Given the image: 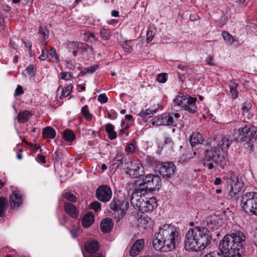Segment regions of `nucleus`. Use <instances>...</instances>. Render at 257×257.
Masks as SVG:
<instances>
[{"label": "nucleus", "mask_w": 257, "mask_h": 257, "mask_svg": "<svg viewBox=\"0 0 257 257\" xmlns=\"http://www.w3.org/2000/svg\"><path fill=\"white\" fill-rule=\"evenodd\" d=\"M161 184V179L159 176L149 174L143 178L142 182H135L133 184L132 189L140 191L142 194L148 193V191L159 190Z\"/></svg>", "instance_id": "nucleus-6"}, {"label": "nucleus", "mask_w": 257, "mask_h": 257, "mask_svg": "<svg viewBox=\"0 0 257 257\" xmlns=\"http://www.w3.org/2000/svg\"><path fill=\"white\" fill-rule=\"evenodd\" d=\"M42 52L41 55L39 57L40 60L42 61L47 60L48 61V50H42Z\"/></svg>", "instance_id": "nucleus-48"}, {"label": "nucleus", "mask_w": 257, "mask_h": 257, "mask_svg": "<svg viewBox=\"0 0 257 257\" xmlns=\"http://www.w3.org/2000/svg\"><path fill=\"white\" fill-rule=\"evenodd\" d=\"M128 205V202L120 201L117 199H113L110 204V208L115 211L118 212V215L123 216L125 210H127Z\"/></svg>", "instance_id": "nucleus-14"}, {"label": "nucleus", "mask_w": 257, "mask_h": 257, "mask_svg": "<svg viewBox=\"0 0 257 257\" xmlns=\"http://www.w3.org/2000/svg\"><path fill=\"white\" fill-rule=\"evenodd\" d=\"M203 224L208 230H217L222 226L223 220L221 216L213 214L204 219Z\"/></svg>", "instance_id": "nucleus-10"}, {"label": "nucleus", "mask_w": 257, "mask_h": 257, "mask_svg": "<svg viewBox=\"0 0 257 257\" xmlns=\"http://www.w3.org/2000/svg\"><path fill=\"white\" fill-rule=\"evenodd\" d=\"M223 39L229 44H232L234 42L233 37L227 32L223 31L221 34Z\"/></svg>", "instance_id": "nucleus-38"}, {"label": "nucleus", "mask_w": 257, "mask_h": 257, "mask_svg": "<svg viewBox=\"0 0 257 257\" xmlns=\"http://www.w3.org/2000/svg\"><path fill=\"white\" fill-rule=\"evenodd\" d=\"M84 247L88 253L92 254L99 249V244L96 240H89L85 242Z\"/></svg>", "instance_id": "nucleus-20"}, {"label": "nucleus", "mask_w": 257, "mask_h": 257, "mask_svg": "<svg viewBox=\"0 0 257 257\" xmlns=\"http://www.w3.org/2000/svg\"><path fill=\"white\" fill-rule=\"evenodd\" d=\"M123 157L121 153H118L112 161V166L116 169L119 166L123 165Z\"/></svg>", "instance_id": "nucleus-33"}, {"label": "nucleus", "mask_w": 257, "mask_h": 257, "mask_svg": "<svg viewBox=\"0 0 257 257\" xmlns=\"http://www.w3.org/2000/svg\"><path fill=\"white\" fill-rule=\"evenodd\" d=\"M63 138L67 142H72L74 141L75 136L71 130H66L63 132Z\"/></svg>", "instance_id": "nucleus-31"}, {"label": "nucleus", "mask_w": 257, "mask_h": 257, "mask_svg": "<svg viewBox=\"0 0 257 257\" xmlns=\"http://www.w3.org/2000/svg\"><path fill=\"white\" fill-rule=\"evenodd\" d=\"M176 167L172 163H165L162 164L159 168V173L164 178H169L174 175Z\"/></svg>", "instance_id": "nucleus-13"}, {"label": "nucleus", "mask_w": 257, "mask_h": 257, "mask_svg": "<svg viewBox=\"0 0 257 257\" xmlns=\"http://www.w3.org/2000/svg\"><path fill=\"white\" fill-rule=\"evenodd\" d=\"M203 257H222V256L217 252H210L205 254Z\"/></svg>", "instance_id": "nucleus-55"}, {"label": "nucleus", "mask_w": 257, "mask_h": 257, "mask_svg": "<svg viewBox=\"0 0 257 257\" xmlns=\"http://www.w3.org/2000/svg\"><path fill=\"white\" fill-rule=\"evenodd\" d=\"M121 129L120 130V133H122L123 132V130L124 129H128L130 127V125L128 123H127L125 124V120H122L121 123Z\"/></svg>", "instance_id": "nucleus-54"}, {"label": "nucleus", "mask_w": 257, "mask_h": 257, "mask_svg": "<svg viewBox=\"0 0 257 257\" xmlns=\"http://www.w3.org/2000/svg\"><path fill=\"white\" fill-rule=\"evenodd\" d=\"M64 197L68 201L75 202L76 201V197L75 195L70 192H66L64 194Z\"/></svg>", "instance_id": "nucleus-43"}, {"label": "nucleus", "mask_w": 257, "mask_h": 257, "mask_svg": "<svg viewBox=\"0 0 257 257\" xmlns=\"http://www.w3.org/2000/svg\"><path fill=\"white\" fill-rule=\"evenodd\" d=\"M38 34L39 36V40L41 44L43 45H46L47 44L46 40L49 37L48 30L45 27L40 26Z\"/></svg>", "instance_id": "nucleus-25"}, {"label": "nucleus", "mask_w": 257, "mask_h": 257, "mask_svg": "<svg viewBox=\"0 0 257 257\" xmlns=\"http://www.w3.org/2000/svg\"><path fill=\"white\" fill-rule=\"evenodd\" d=\"M242 184L241 182L237 181L231 185L230 188L228 192V197L229 199L236 200L239 193L242 190Z\"/></svg>", "instance_id": "nucleus-17"}, {"label": "nucleus", "mask_w": 257, "mask_h": 257, "mask_svg": "<svg viewBox=\"0 0 257 257\" xmlns=\"http://www.w3.org/2000/svg\"><path fill=\"white\" fill-rule=\"evenodd\" d=\"M157 80L161 83H165L167 81V75L165 73L159 74L157 77Z\"/></svg>", "instance_id": "nucleus-49"}, {"label": "nucleus", "mask_w": 257, "mask_h": 257, "mask_svg": "<svg viewBox=\"0 0 257 257\" xmlns=\"http://www.w3.org/2000/svg\"><path fill=\"white\" fill-rule=\"evenodd\" d=\"M56 131L50 126H47L42 132V136L45 139H54L56 136Z\"/></svg>", "instance_id": "nucleus-28"}, {"label": "nucleus", "mask_w": 257, "mask_h": 257, "mask_svg": "<svg viewBox=\"0 0 257 257\" xmlns=\"http://www.w3.org/2000/svg\"><path fill=\"white\" fill-rule=\"evenodd\" d=\"M157 110H158L157 108L152 109V108H148L146 109L142 110L139 112V113L138 114L140 117H141L143 119H145L147 116H148L151 114L156 113L157 112Z\"/></svg>", "instance_id": "nucleus-32"}, {"label": "nucleus", "mask_w": 257, "mask_h": 257, "mask_svg": "<svg viewBox=\"0 0 257 257\" xmlns=\"http://www.w3.org/2000/svg\"><path fill=\"white\" fill-rule=\"evenodd\" d=\"M66 67L70 70H73L75 68V66L70 59H67L65 61Z\"/></svg>", "instance_id": "nucleus-51"}, {"label": "nucleus", "mask_w": 257, "mask_h": 257, "mask_svg": "<svg viewBox=\"0 0 257 257\" xmlns=\"http://www.w3.org/2000/svg\"><path fill=\"white\" fill-rule=\"evenodd\" d=\"M196 100L195 97L180 93L173 100V104L174 107L179 109H183L190 113H194L197 109L195 103Z\"/></svg>", "instance_id": "nucleus-7"}, {"label": "nucleus", "mask_w": 257, "mask_h": 257, "mask_svg": "<svg viewBox=\"0 0 257 257\" xmlns=\"http://www.w3.org/2000/svg\"><path fill=\"white\" fill-rule=\"evenodd\" d=\"M216 141V145L207 151V154L204 158L205 161L212 160L215 164H221L224 161L227 155L228 149L232 143L229 136H224L219 137Z\"/></svg>", "instance_id": "nucleus-4"}, {"label": "nucleus", "mask_w": 257, "mask_h": 257, "mask_svg": "<svg viewBox=\"0 0 257 257\" xmlns=\"http://www.w3.org/2000/svg\"><path fill=\"white\" fill-rule=\"evenodd\" d=\"M26 73L28 75L32 77L35 75V71L34 70V66L33 65H30L28 66L26 70H25Z\"/></svg>", "instance_id": "nucleus-46"}, {"label": "nucleus", "mask_w": 257, "mask_h": 257, "mask_svg": "<svg viewBox=\"0 0 257 257\" xmlns=\"http://www.w3.org/2000/svg\"><path fill=\"white\" fill-rule=\"evenodd\" d=\"M164 142L165 144H172L171 139L169 137L165 138L164 139Z\"/></svg>", "instance_id": "nucleus-62"}, {"label": "nucleus", "mask_w": 257, "mask_h": 257, "mask_svg": "<svg viewBox=\"0 0 257 257\" xmlns=\"http://www.w3.org/2000/svg\"><path fill=\"white\" fill-rule=\"evenodd\" d=\"M23 201V197L18 190H14L12 192L10 197V205L12 208L19 207Z\"/></svg>", "instance_id": "nucleus-16"}, {"label": "nucleus", "mask_w": 257, "mask_h": 257, "mask_svg": "<svg viewBox=\"0 0 257 257\" xmlns=\"http://www.w3.org/2000/svg\"><path fill=\"white\" fill-rule=\"evenodd\" d=\"M90 207L95 212H97L101 209V204L97 201H95L90 204Z\"/></svg>", "instance_id": "nucleus-45"}, {"label": "nucleus", "mask_w": 257, "mask_h": 257, "mask_svg": "<svg viewBox=\"0 0 257 257\" xmlns=\"http://www.w3.org/2000/svg\"><path fill=\"white\" fill-rule=\"evenodd\" d=\"M79 232V228L78 227L73 225L72 228L70 230V232L72 237L75 238L77 236Z\"/></svg>", "instance_id": "nucleus-47"}, {"label": "nucleus", "mask_w": 257, "mask_h": 257, "mask_svg": "<svg viewBox=\"0 0 257 257\" xmlns=\"http://www.w3.org/2000/svg\"><path fill=\"white\" fill-rule=\"evenodd\" d=\"M60 77L62 79L66 80L72 77L71 73L62 72L60 73Z\"/></svg>", "instance_id": "nucleus-52"}, {"label": "nucleus", "mask_w": 257, "mask_h": 257, "mask_svg": "<svg viewBox=\"0 0 257 257\" xmlns=\"http://www.w3.org/2000/svg\"><path fill=\"white\" fill-rule=\"evenodd\" d=\"M64 209L67 214L72 218H76L78 216V211L75 206L70 203H66Z\"/></svg>", "instance_id": "nucleus-22"}, {"label": "nucleus", "mask_w": 257, "mask_h": 257, "mask_svg": "<svg viewBox=\"0 0 257 257\" xmlns=\"http://www.w3.org/2000/svg\"><path fill=\"white\" fill-rule=\"evenodd\" d=\"M125 119L130 121V123H128L130 124V126L133 124V123L134 121V119L133 118V115H130V114L125 115Z\"/></svg>", "instance_id": "nucleus-57"}, {"label": "nucleus", "mask_w": 257, "mask_h": 257, "mask_svg": "<svg viewBox=\"0 0 257 257\" xmlns=\"http://www.w3.org/2000/svg\"><path fill=\"white\" fill-rule=\"evenodd\" d=\"M81 111V113L86 119L88 120L91 119L92 115L90 113L88 107L87 105L82 107Z\"/></svg>", "instance_id": "nucleus-36"}, {"label": "nucleus", "mask_w": 257, "mask_h": 257, "mask_svg": "<svg viewBox=\"0 0 257 257\" xmlns=\"http://www.w3.org/2000/svg\"><path fill=\"white\" fill-rule=\"evenodd\" d=\"M83 35L87 39L88 41L91 43H94L96 41L97 39L96 38L94 34L93 33L90 32H85L83 34Z\"/></svg>", "instance_id": "nucleus-39"}, {"label": "nucleus", "mask_w": 257, "mask_h": 257, "mask_svg": "<svg viewBox=\"0 0 257 257\" xmlns=\"http://www.w3.org/2000/svg\"><path fill=\"white\" fill-rule=\"evenodd\" d=\"M73 86L71 83L67 84L65 90L62 86L58 87L57 89V95H60V97H66L71 93Z\"/></svg>", "instance_id": "nucleus-23"}, {"label": "nucleus", "mask_w": 257, "mask_h": 257, "mask_svg": "<svg viewBox=\"0 0 257 257\" xmlns=\"http://www.w3.org/2000/svg\"><path fill=\"white\" fill-rule=\"evenodd\" d=\"M6 209V200L4 197L0 198V217L5 213Z\"/></svg>", "instance_id": "nucleus-41"}, {"label": "nucleus", "mask_w": 257, "mask_h": 257, "mask_svg": "<svg viewBox=\"0 0 257 257\" xmlns=\"http://www.w3.org/2000/svg\"><path fill=\"white\" fill-rule=\"evenodd\" d=\"M24 91L23 88L21 86H18L16 89L15 93L17 95H21L23 94Z\"/></svg>", "instance_id": "nucleus-60"}, {"label": "nucleus", "mask_w": 257, "mask_h": 257, "mask_svg": "<svg viewBox=\"0 0 257 257\" xmlns=\"http://www.w3.org/2000/svg\"><path fill=\"white\" fill-rule=\"evenodd\" d=\"M113 226L112 221L110 218L103 219L100 223L101 231L105 233L110 232Z\"/></svg>", "instance_id": "nucleus-21"}, {"label": "nucleus", "mask_w": 257, "mask_h": 257, "mask_svg": "<svg viewBox=\"0 0 257 257\" xmlns=\"http://www.w3.org/2000/svg\"><path fill=\"white\" fill-rule=\"evenodd\" d=\"M97 68L98 67L97 65L86 68L80 72L79 76H83L87 73H92L94 72Z\"/></svg>", "instance_id": "nucleus-37"}, {"label": "nucleus", "mask_w": 257, "mask_h": 257, "mask_svg": "<svg viewBox=\"0 0 257 257\" xmlns=\"http://www.w3.org/2000/svg\"><path fill=\"white\" fill-rule=\"evenodd\" d=\"M250 142L252 146H255L257 147V135L254 138L250 139Z\"/></svg>", "instance_id": "nucleus-61"}, {"label": "nucleus", "mask_w": 257, "mask_h": 257, "mask_svg": "<svg viewBox=\"0 0 257 257\" xmlns=\"http://www.w3.org/2000/svg\"><path fill=\"white\" fill-rule=\"evenodd\" d=\"M181 116L178 113H172L171 115L165 113L161 115L163 125L176 126L179 122Z\"/></svg>", "instance_id": "nucleus-12"}, {"label": "nucleus", "mask_w": 257, "mask_h": 257, "mask_svg": "<svg viewBox=\"0 0 257 257\" xmlns=\"http://www.w3.org/2000/svg\"><path fill=\"white\" fill-rule=\"evenodd\" d=\"M156 34V29L152 26L149 28L147 31L146 37L148 43L151 42Z\"/></svg>", "instance_id": "nucleus-34"}, {"label": "nucleus", "mask_w": 257, "mask_h": 257, "mask_svg": "<svg viewBox=\"0 0 257 257\" xmlns=\"http://www.w3.org/2000/svg\"><path fill=\"white\" fill-rule=\"evenodd\" d=\"M238 132L240 136H242L244 138L250 140V139H251V138L256 133V128L253 126L246 125L244 127L239 129Z\"/></svg>", "instance_id": "nucleus-19"}, {"label": "nucleus", "mask_w": 257, "mask_h": 257, "mask_svg": "<svg viewBox=\"0 0 257 257\" xmlns=\"http://www.w3.org/2000/svg\"><path fill=\"white\" fill-rule=\"evenodd\" d=\"M203 141L202 136L199 133H193L190 137V143L192 146L202 144Z\"/></svg>", "instance_id": "nucleus-26"}, {"label": "nucleus", "mask_w": 257, "mask_h": 257, "mask_svg": "<svg viewBox=\"0 0 257 257\" xmlns=\"http://www.w3.org/2000/svg\"><path fill=\"white\" fill-rule=\"evenodd\" d=\"M97 198L103 202L108 201L112 196V191L109 187L107 185L99 186L96 192Z\"/></svg>", "instance_id": "nucleus-11"}, {"label": "nucleus", "mask_w": 257, "mask_h": 257, "mask_svg": "<svg viewBox=\"0 0 257 257\" xmlns=\"http://www.w3.org/2000/svg\"><path fill=\"white\" fill-rule=\"evenodd\" d=\"M48 61L55 63L59 62V57L54 48L51 49L48 51Z\"/></svg>", "instance_id": "nucleus-30"}, {"label": "nucleus", "mask_w": 257, "mask_h": 257, "mask_svg": "<svg viewBox=\"0 0 257 257\" xmlns=\"http://www.w3.org/2000/svg\"><path fill=\"white\" fill-rule=\"evenodd\" d=\"M221 183V180L220 178H216L214 182L215 185H220Z\"/></svg>", "instance_id": "nucleus-64"}, {"label": "nucleus", "mask_w": 257, "mask_h": 257, "mask_svg": "<svg viewBox=\"0 0 257 257\" xmlns=\"http://www.w3.org/2000/svg\"><path fill=\"white\" fill-rule=\"evenodd\" d=\"M212 239L211 233L205 226H194L185 235L184 247L187 250L202 251L210 244Z\"/></svg>", "instance_id": "nucleus-2"}, {"label": "nucleus", "mask_w": 257, "mask_h": 257, "mask_svg": "<svg viewBox=\"0 0 257 257\" xmlns=\"http://www.w3.org/2000/svg\"><path fill=\"white\" fill-rule=\"evenodd\" d=\"M145 241L143 239H138L132 245L130 251V255L132 257L138 255L144 248Z\"/></svg>", "instance_id": "nucleus-18"}, {"label": "nucleus", "mask_w": 257, "mask_h": 257, "mask_svg": "<svg viewBox=\"0 0 257 257\" xmlns=\"http://www.w3.org/2000/svg\"><path fill=\"white\" fill-rule=\"evenodd\" d=\"M122 47L126 52L130 53L132 51V48L130 45L127 42H125L122 45Z\"/></svg>", "instance_id": "nucleus-53"}, {"label": "nucleus", "mask_w": 257, "mask_h": 257, "mask_svg": "<svg viewBox=\"0 0 257 257\" xmlns=\"http://www.w3.org/2000/svg\"><path fill=\"white\" fill-rule=\"evenodd\" d=\"M94 222V216L92 213H87L82 218L81 222L82 226L85 228H87Z\"/></svg>", "instance_id": "nucleus-24"}, {"label": "nucleus", "mask_w": 257, "mask_h": 257, "mask_svg": "<svg viewBox=\"0 0 257 257\" xmlns=\"http://www.w3.org/2000/svg\"><path fill=\"white\" fill-rule=\"evenodd\" d=\"M36 158H37V161L39 163H45L46 162L45 158L44 157V156H43L42 155H38L37 156Z\"/></svg>", "instance_id": "nucleus-59"}, {"label": "nucleus", "mask_w": 257, "mask_h": 257, "mask_svg": "<svg viewBox=\"0 0 257 257\" xmlns=\"http://www.w3.org/2000/svg\"><path fill=\"white\" fill-rule=\"evenodd\" d=\"M181 239L179 228L174 225L166 224L155 234L153 246L156 250L168 252L174 249Z\"/></svg>", "instance_id": "nucleus-1"}, {"label": "nucleus", "mask_w": 257, "mask_h": 257, "mask_svg": "<svg viewBox=\"0 0 257 257\" xmlns=\"http://www.w3.org/2000/svg\"><path fill=\"white\" fill-rule=\"evenodd\" d=\"M105 131L108 135V138L112 140L117 137L116 132L114 130V126L111 123H107L105 126Z\"/></svg>", "instance_id": "nucleus-29"}, {"label": "nucleus", "mask_w": 257, "mask_h": 257, "mask_svg": "<svg viewBox=\"0 0 257 257\" xmlns=\"http://www.w3.org/2000/svg\"><path fill=\"white\" fill-rule=\"evenodd\" d=\"M205 62L206 64L209 65H213L214 64L213 57L210 55L207 57Z\"/></svg>", "instance_id": "nucleus-56"}, {"label": "nucleus", "mask_w": 257, "mask_h": 257, "mask_svg": "<svg viewBox=\"0 0 257 257\" xmlns=\"http://www.w3.org/2000/svg\"><path fill=\"white\" fill-rule=\"evenodd\" d=\"M147 193H141L140 191L133 190L131 203L136 209L142 213L152 212L157 206V200L154 197H146Z\"/></svg>", "instance_id": "nucleus-5"}, {"label": "nucleus", "mask_w": 257, "mask_h": 257, "mask_svg": "<svg viewBox=\"0 0 257 257\" xmlns=\"http://www.w3.org/2000/svg\"><path fill=\"white\" fill-rule=\"evenodd\" d=\"M84 257H87L84 255ZM87 257H105V256L102 253H99L96 255H90Z\"/></svg>", "instance_id": "nucleus-63"}, {"label": "nucleus", "mask_w": 257, "mask_h": 257, "mask_svg": "<svg viewBox=\"0 0 257 257\" xmlns=\"http://www.w3.org/2000/svg\"><path fill=\"white\" fill-rule=\"evenodd\" d=\"M240 205L245 213L257 215V193H245L241 197Z\"/></svg>", "instance_id": "nucleus-8"}, {"label": "nucleus", "mask_w": 257, "mask_h": 257, "mask_svg": "<svg viewBox=\"0 0 257 257\" xmlns=\"http://www.w3.org/2000/svg\"><path fill=\"white\" fill-rule=\"evenodd\" d=\"M32 115L33 114L31 111L27 110L20 111L19 113L18 117L19 122L20 123L27 122Z\"/></svg>", "instance_id": "nucleus-27"}, {"label": "nucleus", "mask_w": 257, "mask_h": 257, "mask_svg": "<svg viewBox=\"0 0 257 257\" xmlns=\"http://www.w3.org/2000/svg\"><path fill=\"white\" fill-rule=\"evenodd\" d=\"M124 165L127 170V173L134 178L139 177L144 174V168L139 160H125Z\"/></svg>", "instance_id": "nucleus-9"}, {"label": "nucleus", "mask_w": 257, "mask_h": 257, "mask_svg": "<svg viewBox=\"0 0 257 257\" xmlns=\"http://www.w3.org/2000/svg\"><path fill=\"white\" fill-rule=\"evenodd\" d=\"M100 35L102 39L106 40L109 39L110 33L108 30L102 28L100 31Z\"/></svg>", "instance_id": "nucleus-40"}, {"label": "nucleus", "mask_w": 257, "mask_h": 257, "mask_svg": "<svg viewBox=\"0 0 257 257\" xmlns=\"http://www.w3.org/2000/svg\"><path fill=\"white\" fill-rule=\"evenodd\" d=\"M230 92L232 98L235 99L238 97V92L236 90L237 84L234 82L231 81L229 83Z\"/></svg>", "instance_id": "nucleus-35"}, {"label": "nucleus", "mask_w": 257, "mask_h": 257, "mask_svg": "<svg viewBox=\"0 0 257 257\" xmlns=\"http://www.w3.org/2000/svg\"><path fill=\"white\" fill-rule=\"evenodd\" d=\"M155 122L156 123V125L159 126V125H163V122H162V119L161 117V115H160L159 117L157 118H154L153 119Z\"/></svg>", "instance_id": "nucleus-58"}, {"label": "nucleus", "mask_w": 257, "mask_h": 257, "mask_svg": "<svg viewBox=\"0 0 257 257\" xmlns=\"http://www.w3.org/2000/svg\"><path fill=\"white\" fill-rule=\"evenodd\" d=\"M88 48V45L85 43L73 42L68 44L69 52H72L74 56H76L79 51H85Z\"/></svg>", "instance_id": "nucleus-15"}, {"label": "nucleus", "mask_w": 257, "mask_h": 257, "mask_svg": "<svg viewBox=\"0 0 257 257\" xmlns=\"http://www.w3.org/2000/svg\"><path fill=\"white\" fill-rule=\"evenodd\" d=\"M252 104L250 102L245 101L243 103L242 106V110L243 112H247L251 108Z\"/></svg>", "instance_id": "nucleus-44"}, {"label": "nucleus", "mask_w": 257, "mask_h": 257, "mask_svg": "<svg viewBox=\"0 0 257 257\" xmlns=\"http://www.w3.org/2000/svg\"><path fill=\"white\" fill-rule=\"evenodd\" d=\"M136 143L135 142H132L125 148V151L128 153H134L136 150Z\"/></svg>", "instance_id": "nucleus-42"}, {"label": "nucleus", "mask_w": 257, "mask_h": 257, "mask_svg": "<svg viewBox=\"0 0 257 257\" xmlns=\"http://www.w3.org/2000/svg\"><path fill=\"white\" fill-rule=\"evenodd\" d=\"M245 237L242 232L237 231L225 235L220 241L219 247L222 257H241L240 249L245 242Z\"/></svg>", "instance_id": "nucleus-3"}, {"label": "nucleus", "mask_w": 257, "mask_h": 257, "mask_svg": "<svg viewBox=\"0 0 257 257\" xmlns=\"http://www.w3.org/2000/svg\"><path fill=\"white\" fill-rule=\"evenodd\" d=\"M108 98L105 94H101L98 96V100L101 103L107 101Z\"/></svg>", "instance_id": "nucleus-50"}]
</instances>
